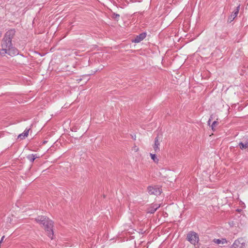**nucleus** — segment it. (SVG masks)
Returning a JSON list of instances; mask_svg holds the SVG:
<instances>
[{"label":"nucleus","instance_id":"1","mask_svg":"<svg viewBox=\"0 0 248 248\" xmlns=\"http://www.w3.org/2000/svg\"><path fill=\"white\" fill-rule=\"evenodd\" d=\"M15 29H11L6 32L2 40L1 46V50L6 54L7 50L13 45L12 40L15 35Z\"/></svg>","mask_w":248,"mask_h":248},{"label":"nucleus","instance_id":"2","mask_svg":"<svg viewBox=\"0 0 248 248\" xmlns=\"http://www.w3.org/2000/svg\"><path fill=\"white\" fill-rule=\"evenodd\" d=\"M44 224H42L43 227H44L48 236L51 239H53V222L49 219L48 217L46 219Z\"/></svg>","mask_w":248,"mask_h":248},{"label":"nucleus","instance_id":"3","mask_svg":"<svg viewBox=\"0 0 248 248\" xmlns=\"http://www.w3.org/2000/svg\"><path fill=\"white\" fill-rule=\"evenodd\" d=\"M231 248H248L247 242L244 238L240 237L234 241Z\"/></svg>","mask_w":248,"mask_h":248},{"label":"nucleus","instance_id":"4","mask_svg":"<svg viewBox=\"0 0 248 248\" xmlns=\"http://www.w3.org/2000/svg\"><path fill=\"white\" fill-rule=\"evenodd\" d=\"M187 239L191 244L195 245L199 241L198 234L194 232H189L187 235Z\"/></svg>","mask_w":248,"mask_h":248},{"label":"nucleus","instance_id":"5","mask_svg":"<svg viewBox=\"0 0 248 248\" xmlns=\"http://www.w3.org/2000/svg\"><path fill=\"white\" fill-rule=\"evenodd\" d=\"M147 189L149 194L150 195L157 196L160 195L161 193V190L158 186H149Z\"/></svg>","mask_w":248,"mask_h":248},{"label":"nucleus","instance_id":"6","mask_svg":"<svg viewBox=\"0 0 248 248\" xmlns=\"http://www.w3.org/2000/svg\"><path fill=\"white\" fill-rule=\"evenodd\" d=\"M19 53L18 50L17 48L14 47L13 45L8 48L6 52V54H8L11 56H14L18 55Z\"/></svg>","mask_w":248,"mask_h":248},{"label":"nucleus","instance_id":"7","mask_svg":"<svg viewBox=\"0 0 248 248\" xmlns=\"http://www.w3.org/2000/svg\"><path fill=\"white\" fill-rule=\"evenodd\" d=\"M160 204L157 203L151 204L147 210V213L150 214L154 213L160 207Z\"/></svg>","mask_w":248,"mask_h":248},{"label":"nucleus","instance_id":"8","mask_svg":"<svg viewBox=\"0 0 248 248\" xmlns=\"http://www.w3.org/2000/svg\"><path fill=\"white\" fill-rule=\"evenodd\" d=\"M146 36V33L145 32L141 33L137 35L132 41L135 43H139L143 40Z\"/></svg>","mask_w":248,"mask_h":248},{"label":"nucleus","instance_id":"9","mask_svg":"<svg viewBox=\"0 0 248 248\" xmlns=\"http://www.w3.org/2000/svg\"><path fill=\"white\" fill-rule=\"evenodd\" d=\"M240 9V5H239L237 7L236 10L233 11L231 15L229 17V20L230 22L233 21V20L237 16L238 14L239 13Z\"/></svg>","mask_w":248,"mask_h":248},{"label":"nucleus","instance_id":"10","mask_svg":"<svg viewBox=\"0 0 248 248\" xmlns=\"http://www.w3.org/2000/svg\"><path fill=\"white\" fill-rule=\"evenodd\" d=\"M160 145V141L158 140V136L156 137L155 138V143L153 146L155 152L157 153L160 151V149L159 148V146Z\"/></svg>","mask_w":248,"mask_h":248},{"label":"nucleus","instance_id":"11","mask_svg":"<svg viewBox=\"0 0 248 248\" xmlns=\"http://www.w3.org/2000/svg\"><path fill=\"white\" fill-rule=\"evenodd\" d=\"M47 218V217L45 216H38L37 217H36L35 219V221L40 224V225H42L43 224L45 223L46 219Z\"/></svg>","mask_w":248,"mask_h":248},{"label":"nucleus","instance_id":"12","mask_svg":"<svg viewBox=\"0 0 248 248\" xmlns=\"http://www.w3.org/2000/svg\"><path fill=\"white\" fill-rule=\"evenodd\" d=\"M213 242L217 244H224L227 243V241L225 238L214 239Z\"/></svg>","mask_w":248,"mask_h":248},{"label":"nucleus","instance_id":"13","mask_svg":"<svg viewBox=\"0 0 248 248\" xmlns=\"http://www.w3.org/2000/svg\"><path fill=\"white\" fill-rule=\"evenodd\" d=\"M37 154H30L27 156V158L31 163H32L36 158H39Z\"/></svg>","mask_w":248,"mask_h":248},{"label":"nucleus","instance_id":"14","mask_svg":"<svg viewBox=\"0 0 248 248\" xmlns=\"http://www.w3.org/2000/svg\"><path fill=\"white\" fill-rule=\"evenodd\" d=\"M29 129H26L22 133H21L18 135V138L20 139H25L26 137H27L28 136V135L29 134Z\"/></svg>","mask_w":248,"mask_h":248},{"label":"nucleus","instance_id":"15","mask_svg":"<svg viewBox=\"0 0 248 248\" xmlns=\"http://www.w3.org/2000/svg\"><path fill=\"white\" fill-rule=\"evenodd\" d=\"M239 146L240 148L242 150L246 149L248 148V140L246 141L245 142H239Z\"/></svg>","mask_w":248,"mask_h":248},{"label":"nucleus","instance_id":"16","mask_svg":"<svg viewBox=\"0 0 248 248\" xmlns=\"http://www.w3.org/2000/svg\"><path fill=\"white\" fill-rule=\"evenodd\" d=\"M150 156L155 162L157 163L158 162V159L155 154H150Z\"/></svg>","mask_w":248,"mask_h":248},{"label":"nucleus","instance_id":"17","mask_svg":"<svg viewBox=\"0 0 248 248\" xmlns=\"http://www.w3.org/2000/svg\"><path fill=\"white\" fill-rule=\"evenodd\" d=\"M218 124V122L216 121H215L212 124V130H214L215 127H216V125Z\"/></svg>","mask_w":248,"mask_h":248},{"label":"nucleus","instance_id":"18","mask_svg":"<svg viewBox=\"0 0 248 248\" xmlns=\"http://www.w3.org/2000/svg\"><path fill=\"white\" fill-rule=\"evenodd\" d=\"M133 150L135 151V152H137L139 150V148L138 147H137L136 146H135L134 147H133Z\"/></svg>","mask_w":248,"mask_h":248},{"label":"nucleus","instance_id":"19","mask_svg":"<svg viewBox=\"0 0 248 248\" xmlns=\"http://www.w3.org/2000/svg\"><path fill=\"white\" fill-rule=\"evenodd\" d=\"M5 55V53H3V52L1 50V49H0V55L3 56Z\"/></svg>","mask_w":248,"mask_h":248},{"label":"nucleus","instance_id":"20","mask_svg":"<svg viewBox=\"0 0 248 248\" xmlns=\"http://www.w3.org/2000/svg\"><path fill=\"white\" fill-rule=\"evenodd\" d=\"M4 238V236H3L1 238V240L0 241V243H1L2 242V241L3 240V239Z\"/></svg>","mask_w":248,"mask_h":248},{"label":"nucleus","instance_id":"21","mask_svg":"<svg viewBox=\"0 0 248 248\" xmlns=\"http://www.w3.org/2000/svg\"><path fill=\"white\" fill-rule=\"evenodd\" d=\"M1 35H2V32L0 31V38L1 37Z\"/></svg>","mask_w":248,"mask_h":248},{"label":"nucleus","instance_id":"22","mask_svg":"<svg viewBox=\"0 0 248 248\" xmlns=\"http://www.w3.org/2000/svg\"><path fill=\"white\" fill-rule=\"evenodd\" d=\"M210 121H211V119H210L209 120L208 122V124H210Z\"/></svg>","mask_w":248,"mask_h":248},{"label":"nucleus","instance_id":"23","mask_svg":"<svg viewBox=\"0 0 248 248\" xmlns=\"http://www.w3.org/2000/svg\"><path fill=\"white\" fill-rule=\"evenodd\" d=\"M116 17H119V15H116Z\"/></svg>","mask_w":248,"mask_h":248}]
</instances>
